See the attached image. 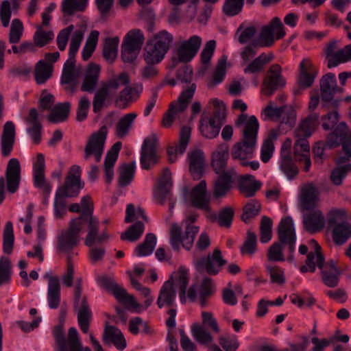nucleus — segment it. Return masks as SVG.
I'll use <instances>...</instances> for the list:
<instances>
[{
	"mask_svg": "<svg viewBox=\"0 0 351 351\" xmlns=\"http://www.w3.org/2000/svg\"><path fill=\"white\" fill-rule=\"evenodd\" d=\"M243 124L242 138L234 144L232 149L233 159L245 160L252 158L255 149L259 124L255 116L248 117L246 114H240L235 121V125L240 127Z\"/></svg>",
	"mask_w": 351,
	"mask_h": 351,
	"instance_id": "1",
	"label": "nucleus"
},
{
	"mask_svg": "<svg viewBox=\"0 0 351 351\" xmlns=\"http://www.w3.org/2000/svg\"><path fill=\"white\" fill-rule=\"evenodd\" d=\"M82 39L83 33L81 30H77L73 34L69 46V57L64 64L60 77V84L64 86L66 92L71 94L77 90L78 78L82 73L81 67L75 66V57Z\"/></svg>",
	"mask_w": 351,
	"mask_h": 351,
	"instance_id": "2",
	"label": "nucleus"
},
{
	"mask_svg": "<svg viewBox=\"0 0 351 351\" xmlns=\"http://www.w3.org/2000/svg\"><path fill=\"white\" fill-rule=\"evenodd\" d=\"M189 283L187 271L183 267H180L175 279L173 275L170 276L162 286L157 299V305L161 308L165 306H172L173 305L176 292L173 285L179 289V296L182 303L186 302V290Z\"/></svg>",
	"mask_w": 351,
	"mask_h": 351,
	"instance_id": "3",
	"label": "nucleus"
},
{
	"mask_svg": "<svg viewBox=\"0 0 351 351\" xmlns=\"http://www.w3.org/2000/svg\"><path fill=\"white\" fill-rule=\"evenodd\" d=\"M197 214H189L185 220V232L182 234V228L176 223H173L170 229V243L174 250H180V245L186 250H190L194 242L195 235L199 232V227L193 226Z\"/></svg>",
	"mask_w": 351,
	"mask_h": 351,
	"instance_id": "4",
	"label": "nucleus"
},
{
	"mask_svg": "<svg viewBox=\"0 0 351 351\" xmlns=\"http://www.w3.org/2000/svg\"><path fill=\"white\" fill-rule=\"evenodd\" d=\"M53 336L56 351H91L88 347L83 348L79 334L74 327L69 329L66 339L63 326L57 325L53 328Z\"/></svg>",
	"mask_w": 351,
	"mask_h": 351,
	"instance_id": "5",
	"label": "nucleus"
},
{
	"mask_svg": "<svg viewBox=\"0 0 351 351\" xmlns=\"http://www.w3.org/2000/svg\"><path fill=\"white\" fill-rule=\"evenodd\" d=\"M82 278H79L75 288L73 308L77 313V322L82 331L87 333L92 317V313L88 302L87 296L84 295L82 297Z\"/></svg>",
	"mask_w": 351,
	"mask_h": 351,
	"instance_id": "6",
	"label": "nucleus"
},
{
	"mask_svg": "<svg viewBox=\"0 0 351 351\" xmlns=\"http://www.w3.org/2000/svg\"><path fill=\"white\" fill-rule=\"evenodd\" d=\"M195 89V84H192L190 87L186 88L181 93L176 101L170 104L169 109L164 114L162 120V124L164 127H171L176 116L183 112L187 108L193 99Z\"/></svg>",
	"mask_w": 351,
	"mask_h": 351,
	"instance_id": "7",
	"label": "nucleus"
},
{
	"mask_svg": "<svg viewBox=\"0 0 351 351\" xmlns=\"http://www.w3.org/2000/svg\"><path fill=\"white\" fill-rule=\"evenodd\" d=\"M80 206L82 208L81 215L73 219L77 220L78 222L83 225L88 224V232L85 240V244L90 245L97 236L99 221L93 216V204L89 196L86 195L82 198Z\"/></svg>",
	"mask_w": 351,
	"mask_h": 351,
	"instance_id": "8",
	"label": "nucleus"
},
{
	"mask_svg": "<svg viewBox=\"0 0 351 351\" xmlns=\"http://www.w3.org/2000/svg\"><path fill=\"white\" fill-rule=\"evenodd\" d=\"M97 281L102 288L112 293L118 301L132 307L137 312L141 311V306L134 297L128 294L126 290L119 286L113 278L107 276H101L98 278Z\"/></svg>",
	"mask_w": 351,
	"mask_h": 351,
	"instance_id": "9",
	"label": "nucleus"
},
{
	"mask_svg": "<svg viewBox=\"0 0 351 351\" xmlns=\"http://www.w3.org/2000/svg\"><path fill=\"white\" fill-rule=\"evenodd\" d=\"M285 31L280 19L276 16L267 25L262 27L257 39L253 40L260 47H268L273 45L275 40L284 37Z\"/></svg>",
	"mask_w": 351,
	"mask_h": 351,
	"instance_id": "10",
	"label": "nucleus"
},
{
	"mask_svg": "<svg viewBox=\"0 0 351 351\" xmlns=\"http://www.w3.org/2000/svg\"><path fill=\"white\" fill-rule=\"evenodd\" d=\"M345 213L341 210H332L328 217V224L333 226L332 237L333 241L338 245L344 244L351 237V225L341 221Z\"/></svg>",
	"mask_w": 351,
	"mask_h": 351,
	"instance_id": "11",
	"label": "nucleus"
},
{
	"mask_svg": "<svg viewBox=\"0 0 351 351\" xmlns=\"http://www.w3.org/2000/svg\"><path fill=\"white\" fill-rule=\"evenodd\" d=\"M144 42L140 29H132L125 36L121 45V57L125 62H132L138 55Z\"/></svg>",
	"mask_w": 351,
	"mask_h": 351,
	"instance_id": "12",
	"label": "nucleus"
},
{
	"mask_svg": "<svg viewBox=\"0 0 351 351\" xmlns=\"http://www.w3.org/2000/svg\"><path fill=\"white\" fill-rule=\"evenodd\" d=\"M84 225L77 220L72 219L67 230L62 231L58 237L57 249L61 252L68 253L77 245L80 241L79 234Z\"/></svg>",
	"mask_w": 351,
	"mask_h": 351,
	"instance_id": "13",
	"label": "nucleus"
},
{
	"mask_svg": "<svg viewBox=\"0 0 351 351\" xmlns=\"http://www.w3.org/2000/svg\"><path fill=\"white\" fill-rule=\"evenodd\" d=\"M201 45L202 39L196 35L182 42L177 49V56L172 58L169 67L174 69L180 62H190L198 52Z\"/></svg>",
	"mask_w": 351,
	"mask_h": 351,
	"instance_id": "14",
	"label": "nucleus"
},
{
	"mask_svg": "<svg viewBox=\"0 0 351 351\" xmlns=\"http://www.w3.org/2000/svg\"><path fill=\"white\" fill-rule=\"evenodd\" d=\"M108 128L103 125L97 132L93 133L88 138L84 147V158L88 160L94 156L95 162H99L104 153Z\"/></svg>",
	"mask_w": 351,
	"mask_h": 351,
	"instance_id": "15",
	"label": "nucleus"
},
{
	"mask_svg": "<svg viewBox=\"0 0 351 351\" xmlns=\"http://www.w3.org/2000/svg\"><path fill=\"white\" fill-rule=\"evenodd\" d=\"M322 101L323 107L337 108L339 101L334 99V95L339 90L337 85L335 76L332 73H328L319 81Z\"/></svg>",
	"mask_w": 351,
	"mask_h": 351,
	"instance_id": "16",
	"label": "nucleus"
},
{
	"mask_svg": "<svg viewBox=\"0 0 351 351\" xmlns=\"http://www.w3.org/2000/svg\"><path fill=\"white\" fill-rule=\"evenodd\" d=\"M319 200V189L313 183H307L301 187L298 204L302 212L317 208Z\"/></svg>",
	"mask_w": 351,
	"mask_h": 351,
	"instance_id": "17",
	"label": "nucleus"
},
{
	"mask_svg": "<svg viewBox=\"0 0 351 351\" xmlns=\"http://www.w3.org/2000/svg\"><path fill=\"white\" fill-rule=\"evenodd\" d=\"M282 69L278 64H272L266 77L263 80L261 92L266 96H271L278 88L285 85V80L282 76Z\"/></svg>",
	"mask_w": 351,
	"mask_h": 351,
	"instance_id": "18",
	"label": "nucleus"
},
{
	"mask_svg": "<svg viewBox=\"0 0 351 351\" xmlns=\"http://www.w3.org/2000/svg\"><path fill=\"white\" fill-rule=\"evenodd\" d=\"M317 267L321 269V278L323 283L328 287H336L339 281L341 273L333 261L325 263L324 256L317 258Z\"/></svg>",
	"mask_w": 351,
	"mask_h": 351,
	"instance_id": "19",
	"label": "nucleus"
},
{
	"mask_svg": "<svg viewBox=\"0 0 351 351\" xmlns=\"http://www.w3.org/2000/svg\"><path fill=\"white\" fill-rule=\"evenodd\" d=\"M80 168L74 165L71 168L69 176L66 178L65 183L60 186L56 193L58 195L64 197H72L77 196L82 188L80 183Z\"/></svg>",
	"mask_w": 351,
	"mask_h": 351,
	"instance_id": "20",
	"label": "nucleus"
},
{
	"mask_svg": "<svg viewBox=\"0 0 351 351\" xmlns=\"http://www.w3.org/2000/svg\"><path fill=\"white\" fill-rule=\"evenodd\" d=\"M279 242L287 245L291 253L295 250L296 235L291 217H287L281 220L278 227Z\"/></svg>",
	"mask_w": 351,
	"mask_h": 351,
	"instance_id": "21",
	"label": "nucleus"
},
{
	"mask_svg": "<svg viewBox=\"0 0 351 351\" xmlns=\"http://www.w3.org/2000/svg\"><path fill=\"white\" fill-rule=\"evenodd\" d=\"M304 228L311 234L322 230L325 226V217L322 210L317 208L302 212Z\"/></svg>",
	"mask_w": 351,
	"mask_h": 351,
	"instance_id": "22",
	"label": "nucleus"
},
{
	"mask_svg": "<svg viewBox=\"0 0 351 351\" xmlns=\"http://www.w3.org/2000/svg\"><path fill=\"white\" fill-rule=\"evenodd\" d=\"M226 261L223 258L221 252L219 249L213 251L212 256H208L203 257L196 262V268L199 271H202L204 269L208 274L210 275L217 274Z\"/></svg>",
	"mask_w": 351,
	"mask_h": 351,
	"instance_id": "23",
	"label": "nucleus"
},
{
	"mask_svg": "<svg viewBox=\"0 0 351 351\" xmlns=\"http://www.w3.org/2000/svg\"><path fill=\"white\" fill-rule=\"evenodd\" d=\"M157 138L155 134L146 138L141 148V164L145 169H149L157 162L156 144Z\"/></svg>",
	"mask_w": 351,
	"mask_h": 351,
	"instance_id": "24",
	"label": "nucleus"
},
{
	"mask_svg": "<svg viewBox=\"0 0 351 351\" xmlns=\"http://www.w3.org/2000/svg\"><path fill=\"white\" fill-rule=\"evenodd\" d=\"M193 206L206 212L210 210V199L207 194V185L205 180L200 181L191 191Z\"/></svg>",
	"mask_w": 351,
	"mask_h": 351,
	"instance_id": "25",
	"label": "nucleus"
},
{
	"mask_svg": "<svg viewBox=\"0 0 351 351\" xmlns=\"http://www.w3.org/2000/svg\"><path fill=\"white\" fill-rule=\"evenodd\" d=\"M45 158L43 154H38L36 162L34 165V185L42 189L45 194V202L51 192V186L47 182L45 178Z\"/></svg>",
	"mask_w": 351,
	"mask_h": 351,
	"instance_id": "26",
	"label": "nucleus"
},
{
	"mask_svg": "<svg viewBox=\"0 0 351 351\" xmlns=\"http://www.w3.org/2000/svg\"><path fill=\"white\" fill-rule=\"evenodd\" d=\"M100 66L95 63H90L86 69L81 85V90L92 93L95 91L100 75Z\"/></svg>",
	"mask_w": 351,
	"mask_h": 351,
	"instance_id": "27",
	"label": "nucleus"
},
{
	"mask_svg": "<svg viewBox=\"0 0 351 351\" xmlns=\"http://www.w3.org/2000/svg\"><path fill=\"white\" fill-rule=\"evenodd\" d=\"M236 176L237 173L232 169H228L226 173L219 174L214 182L213 196L215 198L226 196L230 190L233 179Z\"/></svg>",
	"mask_w": 351,
	"mask_h": 351,
	"instance_id": "28",
	"label": "nucleus"
},
{
	"mask_svg": "<svg viewBox=\"0 0 351 351\" xmlns=\"http://www.w3.org/2000/svg\"><path fill=\"white\" fill-rule=\"evenodd\" d=\"M171 186V173L168 168H165L154 189V197L160 204H165Z\"/></svg>",
	"mask_w": 351,
	"mask_h": 351,
	"instance_id": "29",
	"label": "nucleus"
},
{
	"mask_svg": "<svg viewBox=\"0 0 351 351\" xmlns=\"http://www.w3.org/2000/svg\"><path fill=\"white\" fill-rule=\"evenodd\" d=\"M45 278L48 280L47 300L49 307L56 309L60 304V283L57 276H53L51 272L45 274Z\"/></svg>",
	"mask_w": 351,
	"mask_h": 351,
	"instance_id": "30",
	"label": "nucleus"
},
{
	"mask_svg": "<svg viewBox=\"0 0 351 351\" xmlns=\"http://www.w3.org/2000/svg\"><path fill=\"white\" fill-rule=\"evenodd\" d=\"M191 134V129L189 126H183L181 128L179 141L175 146L169 147L167 149L169 161L174 162L178 154H183L189 145Z\"/></svg>",
	"mask_w": 351,
	"mask_h": 351,
	"instance_id": "31",
	"label": "nucleus"
},
{
	"mask_svg": "<svg viewBox=\"0 0 351 351\" xmlns=\"http://www.w3.org/2000/svg\"><path fill=\"white\" fill-rule=\"evenodd\" d=\"M7 190L10 193H15L21 180V167L19 160L12 158L9 160L5 172Z\"/></svg>",
	"mask_w": 351,
	"mask_h": 351,
	"instance_id": "32",
	"label": "nucleus"
},
{
	"mask_svg": "<svg viewBox=\"0 0 351 351\" xmlns=\"http://www.w3.org/2000/svg\"><path fill=\"white\" fill-rule=\"evenodd\" d=\"M189 171L195 180H199L204 173L206 166L205 156L200 149L191 151L188 154Z\"/></svg>",
	"mask_w": 351,
	"mask_h": 351,
	"instance_id": "33",
	"label": "nucleus"
},
{
	"mask_svg": "<svg viewBox=\"0 0 351 351\" xmlns=\"http://www.w3.org/2000/svg\"><path fill=\"white\" fill-rule=\"evenodd\" d=\"M229 158V145L223 143L218 145L212 154V167L217 174L226 173L227 160Z\"/></svg>",
	"mask_w": 351,
	"mask_h": 351,
	"instance_id": "34",
	"label": "nucleus"
},
{
	"mask_svg": "<svg viewBox=\"0 0 351 351\" xmlns=\"http://www.w3.org/2000/svg\"><path fill=\"white\" fill-rule=\"evenodd\" d=\"M317 70L308 59L303 60L300 64L298 82L300 88L311 87L317 75Z\"/></svg>",
	"mask_w": 351,
	"mask_h": 351,
	"instance_id": "35",
	"label": "nucleus"
},
{
	"mask_svg": "<svg viewBox=\"0 0 351 351\" xmlns=\"http://www.w3.org/2000/svg\"><path fill=\"white\" fill-rule=\"evenodd\" d=\"M319 125V114L311 113L301 121L295 131V137H310Z\"/></svg>",
	"mask_w": 351,
	"mask_h": 351,
	"instance_id": "36",
	"label": "nucleus"
},
{
	"mask_svg": "<svg viewBox=\"0 0 351 351\" xmlns=\"http://www.w3.org/2000/svg\"><path fill=\"white\" fill-rule=\"evenodd\" d=\"M351 136V131L345 122H341L327 137V145L329 148L337 147Z\"/></svg>",
	"mask_w": 351,
	"mask_h": 351,
	"instance_id": "37",
	"label": "nucleus"
},
{
	"mask_svg": "<svg viewBox=\"0 0 351 351\" xmlns=\"http://www.w3.org/2000/svg\"><path fill=\"white\" fill-rule=\"evenodd\" d=\"M103 341L106 344L113 343L120 350L126 347V341L121 330L114 326L105 328Z\"/></svg>",
	"mask_w": 351,
	"mask_h": 351,
	"instance_id": "38",
	"label": "nucleus"
},
{
	"mask_svg": "<svg viewBox=\"0 0 351 351\" xmlns=\"http://www.w3.org/2000/svg\"><path fill=\"white\" fill-rule=\"evenodd\" d=\"M121 143H115L111 149L108 152L104 161V171L106 174V182L110 183L114 176L113 167L118 157L119 152L121 148Z\"/></svg>",
	"mask_w": 351,
	"mask_h": 351,
	"instance_id": "39",
	"label": "nucleus"
},
{
	"mask_svg": "<svg viewBox=\"0 0 351 351\" xmlns=\"http://www.w3.org/2000/svg\"><path fill=\"white\" fill-rule=\"evenodd\" d=\"M262 184L256 180L254 176L244 175L239 178V189L241 193L247 197H252L258 191Z\"/></svg>",
	"mask_w": 351,
	"mask_h": 351,
	"instance_id": "40",
	"label": "nucleus"
},
{
	"mask_svg": "<svg viewBox=\"0 0 351 351\" xmlns=\"http://www.w3.org/2000/svg\"><path fill=\"white\" fill-rule=\"evenodd\" d=\"M15 139V127L12 121L5 123L3 127L1 137V153L4 156H8L12 152Z\"/></svg>",
	"mask_w": 351,
	"mask_h": 351,
	"instance_id": "41",
	"label": "nucleus"
},
{
	"mask_svg": "<svg viewBox=\"0 0 351 351\" xmlns=\"http://www.w3.org/2000/svg\"><path fill=\"white\" fill-rule=\"evenodd\" d=\"M273 58V53H269L267 54L263 53L254 58L252 61H250L246 64H245L243 71L245 73H258L263 70L265 66L270 62Z\"/></svg>",
	"mask_w": 351,
	"mask_h": 351,
	"instance_id": "42",
	"label": "nucleus"
},
{
	"mask_svg": "<svg viewBox=\"0 0 351 351\" xmlns=\"http://www.w3.org/2000/svg\"><path fill=\"white\" fill-rule=\"evenodd\" d=\"M199 131L203 136L207 138H214L219 133L222 123H217L214 119H208L204 114L199 121Z\"/></svg>",
	"mask_w": 351,
	"mask_h": 351,
	"instance_id": "43",
	"label": "nucleus"
},
{
	"mask_svg": "<svg viewBox=\"0 0 351 351\" xmlns=\"http://www.w3.org/2000/svg\"><path fill=\"white\" fill-rule=\"evenodd\" d=\"M37 110L32 108L29 110V116L26 118V122L29 125L27 132L32 136L35 143L38 144L41 140L42 125L38 121Z\"/></svg>",
	"mask_w": 351,
	"mask_h": 351,
	"instance_id": "44",
	"label": "nucleus"
},
{
	"mask_svg": "<svg viewBox=\"0 0 351 351\" xmlns=\"http://www.w3.org/2000/svg\"><path fill=\"white\" fill-rule=\"evenodd\" d=\"M165 53L159 49L156 44L148 42L145 48L144 60L147 64H158L164 58Z\"/></svg>",
	"mask_w": 351,
	"mask_h": 351,
	"instance_id": "45",
	"label": "nucleus"
},
{
	"mask_svg": "<svg viewBox=\"0 0 351 351\" xmlns=\"http://www.w3.org/2000/svg\"><path fill=\"white\" fill-rule=\"evenodd\" d=\"M53 66L44 60H40L35 66V80L37 84H42L47 81L51 76Z\"/></svg>",
	"mask_w": 351,
	"mask_h": 351,
	"instance_id": "46",
	"label": "nucleus"
},
{
	"mask_svg": "<svg viewBox=\"0 0 351 351\" xmlns=\"http://www.w3.org/2000/svg\"><path fill=\"white\" fill-rule=\"evenodd\" d=\"M71 104L69 102L60 103L56 105L48 116V119L52 123H57L65 121L70 112Z\"/></svg>",
	"mask_w": 351,
	"mask_h": 351,
	"instance_id": "47",
	"label": "nucleus"
},
{
	"mask_svg": "<svg viewBox=\"0 0 351 351\" xmlns=\"http://www.w3.org/2000/svg\"><path fill=\"white\" fill-rule=\"evenodd\" d=\"M137 114L134 112L128 113L122 117L116 125V134L119 138H123L128 133Z\"/></svg>",
	"mask_w": 351,
	"mask_h": 351,
	"instance_id": "48",
	"label": "nucleus"
},
{
	"mask_svg": "<svg viewBox=\"0 0 351 351\" xmlns=\"http://www.w3.org/2000/svg\"><path fill=\"white\" fill-rule=\"evenodd\" d=\"M119 38H107L103 48L104 58L108 62H112L117 56Z\"/></svg>",
	"mask_w": 351,
	"mask_h": 351,
	"instance_id": "49",
	"label": "nucleus"
},
{
	"mask_svg": "<svg viewBox=\"0 0 351 351\" xmlns=\"http://www.w3.org/2000/svg\"><path fill=\"white\" fill-rule=\"evenodd\" d=\"M130 83V77L125 72L119 73L101 85L110 93L115 92L121 86H126Z\"/></svg>",
	"mask_w": 351,
	"mask_h": 351,
	"instance_id": "50",
	"label": "nucleus"
},
{
	"mask_svg": "<svg viewBox=\"0 0 351 351\" xmlns=\"http://www.w3.org/2000/svg\"><path fill=\"white\" fill-rule=\"evenodd\" d=\"M173 36L166 30H162L156 34L150 41L156 44L165 53L169 50L173 42Z\"/></svg>",
	"mask_w": 351,
	"mask_h": 351,
	"instance_id": "51",
	"label": "nucleus"
},
{
	"mask_svg": "<svg viewBox=\"0 0 351 351\" xmlns=\"http://www.w3.org/2000/svg\"><path fill=\"white\" fill-rule=\"evenodd\" d=\"M156 237L155 234L149 233L146 235L144 241L138 245L136 249L135 252L138 256H145L151 254L156 246Z\"/></svg>",
	"mask_w": 351,
	"mask_h": 351,
	"instance_id": "52",
	"label": "nucleus"
},
{
	"mask_svg": "<svg viewBox=\"0 0 351 351\" xmlns=\"http://www.w3.org/2000/svg\"><path fill=\"white\" fill-rule=\"evenodd\" d=\"M143 232L144 224L141 221H137L130 226L125 232L121 234V239L122 240L134 242L140 239Z\"/></svg>",
	"mask_w": 351,
	"mask_h": 351,
	"instance_id": "53",
	"label": "nucleus"
},
{
	"mask_svg": "<svg viewBox=\"0 0 351 351\" xmlns=\"http://www.w3.org/2000/svg\"><path fill=\"white\" fill-rule=\"evenodd\" d=\"M12 263L6 256L0 258V287L10 284L11 281Z\"/></svg>",
	"mask_w": 351,
	"mask_h": 351,
	"instance_id": "54",
	"label": "nucleus"
},
{
	"mask_svg": "<svg viewBox=\"0 0 351 351\" xmlns=\"http://www.w3.org/2000/svg\"><path fill=\"white\" fill-rule=\"evenodd\" d=\"M192 333L195 340L202 345H207L213 341L211 335L205 328L204 326L193 324Z\"/></svg>",
	"mask_w": 351,
	"mask_h": 351,
	"instance_id": "55",
	"label": "nucleus"
},
{
	"mask_svg": "<svg viewBox=\"0 0 351 351\" xmlns=\"http://www.w3.org/2000/svg\"><path fill=\"white\" fill-rule=\"evenodd\" d=\"M215 291V287L208 277L204 278L199 289V302L202 306L206 305V300L210 297Z\"/></svg>",
	"mask_w": 351,
	"mask_h": 351,
	"instance_id": "56",
	"label": "nucleus"
},
{
	"mask_svg": "<svg viewBox=\"0 0 351 351\" xmlns=\"http://www.w3.org/2000/svg\"><path fill=\"white\" fill-rule=\"evenodd\" d=\"M135 164L123 165L120 168L119 184L121 187L129 184L133 179L134 173Z\"/></svg>",
	"mask_w": 351,
	"mask_h": 351,
	"instance_id": "57",
	"label": "nucleus"
},
{
	"mask_svg": "<svg viewBox=\"0 0 351 351\" xmlns=\"http://www.w3.org/2000/svg\"><path fill=\"white\" fill-rule=\"evenodd\" d=\"M99 32L94 30L92 31L88 37L86 45L82 50V58L84 60H87L91 56L92 53L95 51L96 47L98 38H99Z\"/></svg>",
	"mask_w": 351,
	"mask_h": 351,
	"instance_id": "58",
	"label": "nucleus"
},
{
	"mask_svg": "<svg viewBox=\"0 0 351 351\" xmlns=\"http://www.w3.org/2000/svg\"><path fill=\"white\" fill-rule=\"evenodd\" d=\"M234 210L230 207H226L221 209L218 215H213L212 218L217 220L220 226L230 228L234 217Z\"/></svg>",
	"mask_w": 351,
	"mask_h": 351,
	"instance_id": "59",
	"label": "nucleus"
},
{
	"mask_svg": "<svg viewBox=\"0 0 351 351\" xmlns=\"http://www.w3.org/2000/svg\"><path fill=\"white\" fill-rule=\"evenodd\" d=\"M297 139L293 146V153L295 157L302 158L309 156L310 146L307 137H295Z\"/></svg>",
	"mask_w": 351,
	"mask_h": 351,
	"instance_id": "60",
	"label": "nucleus"
},
{
	"mask_svg": "<svg viewBox=\"0 0 351 351\" xmlns=\"http://www.w3.org/2000/svg\"><path fill=\"white\" fill-rule=\"evenodd\" d=\"M256 33V29L254 26H248L243 28V25H241L236 32V36H238V41L240 44H246L250 41L252 42V38Z\"/></svg>",
	"mask_w": 351,
	"mask_h": 351,
	"instance_id": "61",
	"label": "nucleus"
},
{
	"mask_svg": "<svg viewBox=\"0 0 351 351\" xmlns=\"http://www.w3.org/2000/svg\"><path fill=\"white\" fill-rule=\"evenodd\" d=\"M280 168L289 179H293L298 173L296 165L290 156H281Z\"/></svg>",
	"mask_w": 351,
	"mask_h": 351,
	"instance_id": "62",
	"label": "nucleus"
},
{
	"mask_svg": "<svg viewBox=\"0 0 351 351\" xmlns=\"http://www.w3.org/2000/svg\"><path fill=\"white\" fill-rule=\"evenodd\" d=\"M260 231V241L261 243H265L271 240L272 236V221L269 217L266 216L262 217Z\"/></svg>",
	"mask_w": 351,
	"mask_h": 351,
	"instance_id": "63",
	"label": "nucleus"
},
{
	"mask_svg": "<svg viewBox=\"0 0 351 351\" xmlns=\"http://www.w3.org/2000/svg\"><path fill=\"white\" fill-rule=\"evenodd\" d=\"M261 209V204L256 200H251L243 208V213L241 219L245 223L256 216Z\"/></svg>",
	"mask_w": 351,
	"mask_h": 351,
	"instance_id": "64",
	"label": "nucleus"
}]
</instances>
